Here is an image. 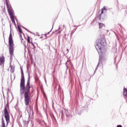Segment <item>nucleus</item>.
Segmentation results:
<instances>
[{
  "label": "nucleus",
  "instance_id": "nucleus-1",
  "mask_svg": "<svg viewBox=\"0 0 127 127\" xmlns=\"http://www.w3.org/2000/svg\"><path fill=\"white\" fill-rule=\"evenodd\" d=\"M21 78L20 84V91L21 94H23L24 97V103L26 107L29 106V103L31 101V94L30 93V78L29 77L27 84L25 86V80L24 79V74L23 70L21 68Z\"/></svg>",
  "mask_w": 127,
  "mask_h": 127
},
{
  "label": "nucleus",
  "instance_id": "nucleus-2",
  "mask_svg": "<svg viewBox=\"0 0 127 127\" xmlns=\"http://www.w3.org/2000/svg\"><path fill=\"white\" fill-rule=\"evenodd\" d=\"M97 45L96 46V48L97 50H99L100 52H102V50L105 49V44L106 43V40L105 39L101 38L97 41Z\"/></svg>",
  "mask_w": 127,
  "mask_h": 127
},
{
  "label": "nucleus",
  "instance_id": "nucleus-3",
  "mask_svg": "<svg viewBox=\"0 0 127 127\" xmlns=\"http://www.w3.org/2000/svg\"><path fill=\"white\" fill-rule=\"evenodd\" d=\"M6 6L7 7V10L8 11V13L10 16V19L11 21L14 22V12L11 7V6H9L8 5V2H7V0H6Z\"/></svg>",
  "mask_w": 127,
  "mask_h": 127
},
{
  "label": "nucleus",
  "instance_id": "nucleus-4",
  "mask_svg": "<svg viewBox=\"0 0 127 127\" xmlns=\"http://www.w3.org/2000/svg\"><path fill=\"white\" fill-rule=\"evenodd\" d=\"M13 40H12V34L10 33L9 36V54L11 57H12L13 55Z\"/></svg>",
  "mask_w": 127,
  "mask_h": 127
},
{
  "label": "nucleus",
  "instance_id": "nucleus-5",
  "mask_svg": "<svg viewBox=\"0 0 127 127\" xmlns=\"http://www.w3.org/2000/svg\"><path fill=\"white\" fill-rule=\"evenodd\" d=\"M4 118L6 122V127H7V126H8V124L10 122V120H9V114L8 113V111H7V107L6 106L5 107V108L4 110Z\"/></svg>",
  "mask_w": 127,
  "mask_h": 127
},
{
  "label": "nucleus",
  "instance_id": "nucleus-6",
  "mask_svg": "<svg viewBox=\"0 0 127 127\" xmlns=\"http://www.w3.org/2000/svg\"><path fill=\"white\" fill-rule=\"evenodd\" d=\"M4 63V57L0 58V65H2Z\"/></svg>",
  "mask_w": 127,
  "mask_h": 127
},
{
  "label": "nucleus",
  "instance_id": "nucleus-7",
  "mask_svg": "<svg viewBox=\"0 0 127 127\" xmlns=\"http://www.w3.org/2000/svg\"><path fill=\"white\" fill-rule=\"evenodd\" d=\"M27 41L28 43H29V44L32 43V38H31V37H29V36H27Z\"/></svg>",
  "mask_w": 127,
  "mask_h": 127
},
{
  "label": "nucleus",
  "instance_id": "nucleus-8",
  "mask_svg": "<svg viewBox=\"0 0 127 127\" xmlns=\"http://www.w3.org/2000/svg\"><path fill=\"white\" fill-rule=\"evenodd\" d=\"M123 96L127 97V88H124Z\"/></svg>",
  "mask_w": 127,
  "mask_h": 127
},
{
  "label": "nucleus",
  "instance_id": "nucleus-9",
  "mask_svg": "<svg viewBox=\"0 0 127 127\" xmlns=\"http://www.w3.org/2000/svg\"><path fill=\"white\" fill-rule=\"evenodd\" d=\"M105 25L104 24L102 23H99V29H101V28H103V27H105Z\"/></svg>",
  "mask_w": 127,
  "mask_h": 127
},
{
  "label": "nucleus",
  "instance_id": "nucleus-10",
  "mask_svg": "<svg viewBox=\"0 0 127 127\" xmlns=\"http://www.w3.org/2000/svg\"><path fill=\"white\" fill-rule=\"evenodd\" d=\"M18 29L20 33H22V31H21V29H20V27L19 26H18Z\"/></svg>",
  "mask_w": 127,
  "mask_h": 127
},
{
  "label": "nucleus",
  "instance_id": "nucleus-11",
  "mask_svg": "<svg viewBox=\"0 0 127 127\" xmlns=\"http://www.w3.org/2000/svg\"><path fill=\"white\" fill-rule=\"evenodd\" d=\"M103 13H104V10L103 9H101V14H100V17H101V16L102 15V14H103Z\"/></svg>",
  "mask_w": 127,
  "mask_h": 127
},
{
  "label": "nucleus",
  "instance_id": "nucleus-12",
  "mask_svg": "<svg viewBox=\"0 0 127 127\" xmlns=\"http://www.w3.org/2000/svg\"><path fill=\"white\" fill-rule=\"evenodd\" d=\"M31 44H32V46H34V47H35V46H34V44H33V43L32 42V43H30Z\"/></svg>",
  "mask_w": 127,
  "mask_h": 127
},
{
  "label": "nucleus",
  "instance_id": "nucleus-13",
  "mask_svg": "<svg viewBox=\"0 0 127 127\" xmlns=\"http://www.w3.org/2000/svg\"><path fill=\"white\" fill-rule=\"evenodd\" d=\"M102 9H103V10H105V9L106 10V7L104 6L103 8H102Z\"/></svg>",
  "mask_w": 127,
  "mask_h": 127
},
{
  "label": "nucleus",
  "instance_id": "nucleus-14",
  "mask_svg": "<svg viewBox=\"0 0 127 127\" xmlns=\"http://www.w3.org/2000/svg\"><path fill=\"white\" fill-rule=\"evenodd\" d=\"M117 127H123L122 125H118Z\"/></svg>",
  "mask_w": 127,
  "mask_h": 127
},
{
  "label": "nucleus",
  "instance_id": "nucleus-15",
  "mask_svg": "<svg viewBox=\"0 0 127 127\" xmlns=\"http://www.w3.org/2000/svg\"><path fill=\"white\" fill-rule=\"evenodd\" d=\"M67 53H69V50L67 49H66Z\"/></svg>",
  "mask_w": 127,
  "mask_h": 127
},
{
  "label": "nucleus",
  "instance_id": "nucleus-16",
  "mask_svg": "<svg viewBox=\"0 0 127 127\" xmlns=\"http://www.w3.org/2000/svg\"><path fill=\"white\" fill-rule=\"evenodd\" d=\"M44 35H45V36L46 37V36H47V34H45Z\"/></svg>",
  "mask_w": 127,
  "mask_h": 127
},
{
  "label": "nucleus",
  "instance_id": "nucleus-17",
  "mask_svg": "<svg viewBox=\"0 0 127 127\" xmlns=\"http://www.w3.org/2000/svg\"><path fill=\"white\" fill-rule=\"evenodd\" d=\"M43 37H42H42H41V38H42H42H43Z\"/></svg>",
  "mask_w": 127,
  "mask_h": 127
},
{
  "label": "nucleus",
  "instance_id": "nucleus-18",
  "mask_svg": "<svg viewBox=\"0 0 127 127\" xmlns=\"http://www.w3.org/2000/svg\"><path fill=\"white\" fill-rule=\"evenodd\" d=\"M59 88H60V85H59Z\"/></svg>",
  "mask_w": 127,
  "mask_h": 127
},
{
  "label": "nucleus",
  "instance_id": "nucleus-19",
  "mask_svg": "<svg viewBox=\"0 0 127 127\" xmlns=\"http://www.w3.org/2000/svg\"><path fill=\"white\" fill-rule=\"evenodd\" d=\"M69 61H67V62H68Z\"/></svg>",
  "mask_w": 127,
  "mask_h": 127
}]
</instances>
